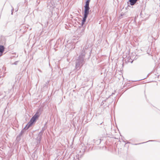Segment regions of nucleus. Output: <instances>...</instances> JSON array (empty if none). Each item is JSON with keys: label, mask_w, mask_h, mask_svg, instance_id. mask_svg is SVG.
Here are the masks:
<instances>
[{"label": "nucleus", "mask_w": 160, "mask_h": 160, "mask_svg": "<svg viewBox=\"0 0 160 160\" xmlns=\"http://www.w3.org/2000/svg\"><path fill=\"white\" fill-rule=\"evenodd\" d=\"M86 54L85 50L83 49L80 55L77 59L76 61L75 68L77 70H79L85 63Z\"/></svg>", "instance_id": "nucleus-1"}, {"label": "nucleus", "mask_w": 160, "mask_h": 160, "mask_svg": "<svg viewBox=\"0 0 160 160\" xmlns=\"http://www.w3.org/2000/svg\"><path fill=\"white\" fill-rule=\"evenodd\" d=\"M84 12L83 16L82 18V21L81 26L83 27L85 22H86L87 18L89 13L90 8L89 6H84Z\"/></svg>", "instance_id": "nucleus-2"}, {"label": "nucleus", "mask_w": 160, "mask_h": 160, "mask_svg": "<svg viewBox=\"0 0 160 160\" xmlns=\"http://www.w3.org/2000/svg\"><path fill=\"white\" fill-rule=\"evenodd\" d=\"M42 113L41 110L40 108H39L37 110V112L31 118L36 122L37 120Z\"/></svg>", "instance_id": "nucleus-3"}, {"label": "nucleus", "mask_w": 160, "mask_h": 160, "mask_svg": "<svg viewBox=\"0 0 160 160\" xmlns=\"http://www.w3.org/2000/svg\"><path fill=\"white\" fill-rule=\"evenodd\" d=\"M36 122V121L31 118L30 121L27 124L26 126L24 128L26 130Z\"/></svg>", "instance_id": "nucleus-4"}, {"label": "nucleus", "mask_w": 160, "mask_h": 160, "mask_svg": "<svg viewBox=\"0 0 160 160\" xmlns=\"http://www.w3.org/2000/svg\"><path fill=\"white\" fill-rule=\"evenodd\" d=\"M42 133L43 131L42 130L38 134V137L36 139L37 144H39L41 143V141L42 138Z\"/></svg>", "instance_id": "nucleus-5"}, {"label": "nucleus", "mask_w": 160, "mask_h": 160, "mask_svg": "<svg viewBox=\"0 0 160 160\" xmlns=\"http://www.w3.org/2000/svg\"><path fill=\"white\" fill-rule=\"evenodd\" d=\"M26 130L23 128L21 131L20 132L17 137V139L19 141L21 139V137L22 135L25 133Z\"/></svg>", "instance_id": "nucleus-6"}, {"label": "nucleus", "mask_w": 160, "mask_h": 160, "mask_svg": "<svg viewBox=\"0 0 160 160\" xmlns=\"http://www.w3.org/2000/svg\"><path fill=\"white\" fill-rule=\"evenodd\" d=\"M93 142L95 143L96 144L98 145L101 142V139H95L93 140Z\"/></svg>", "instance_id": "nucleus-7"}, {"label": "nucleus", "mask_w": 160, "mask_h": 160, "mask_svg": "<svg viewBox=\"0 0 160 160\" xmlns=\"http://www.w3.org/2000/svg\"><path fill=\"white\" fill-rule=\"evenodd\" d=\"M5 50V47L4 46L2 45H0V52L2 54L4 52Z\"/></svg>", "instance_id": "nucleus-8"}, {"label": "nucleus", "mask_w": 160, "mask_h": 160, "mask_svg": "<svg viewBox=\"0 0 160 160\" xmlns=\"http://www.w3.org/2000/svg\"><path fill=\"white\" fill-rule=\"evenodd\" d=\"M129 2H130V5L132 6L136 2L137 0H129Z\"/></svg>", "instance_id": "nucleus-9"}, {"label": "nucleus", "mask_w": 160, "mask_h": 160, "mask_svg": "<svg viewBox=\"0 0 160 160\" xmlns=\"http://www.w3.org/2000/svg\"><path fill=\"white\" fill-rule=\"evenodd\" d=\"M91 0H87L85 2V6H89V3Z\"/></svg>", "instance_id": "nucleus-10"}, {"label": "nucleus", "mask_w": 160, "mask_h": 160, "mask_svg": "<svg viewBox=\"0 0 160 160\" xmlns=\"http://www.w3.org/2000/svg\"><path fill=\"white\" fill-rule=\"evenodd\" d=\"M158 142V141L157 140H150L146 142H142V143H146L148 142ZM141 144V143H139V144H136L135 145H137L139 144Z\"/></svg>", "instance_id": "nucleus-11"}, {"label": "nucleus", "mask_w": 160, "mask_h": 160, "mask_svg": "<svg viewBox=\"0 0 160 160\" xmlns=\"http://www.w3.org/2000/svg\"><path fill=\"white\" fill-rule=\"evenodd\" d=\"M18 61H16L15 62H14V63H12V65H16L18 64Z\"/></svg>", "instance_id": "nucleus-12"}, {"label": "nucleus", "mask_w": 160, "mask_h": 160, "mask_svg": "<svg viewBox=\"0 0 160 160\" xmlns=\"http://www.w3.org/2000/svg\"><path fill=\"white\" fill-rule=\"evenodd\" d=\"M13 11H14V8L13 7H12V9L11 10V14L12 15L13 14Z\"/></svg>", "instance_id": "nucleus-13"}, {"label": "nucleus", "mask_w": 160, "mask_h": 160, "mask_svg": "<svg viewBox=\"0 0 160 160\" xmlns=\"http://www.w3.org/2000/svg\"><path fill=\"white\" fill-rule=\"evenodd\" d=\"M48 83H49V81H47L46 82V83H45V86H47V85H48Z\"/></svg>", "instance_id": "nucleus-14"}, {"label": "nucleus", "mask_w": 160, "mask_h": 160, "mask_svg": "<svg viewBox=\"0 0 160 160\" xmlns=\"http://www.w3.org/2000/svg\"><path fill=\"white\" fill-rule=\"evenodd\" d=\"M86 148V147H84L83 149V150H82V151L83 152H84L85 151V150Z\"/></svg>", "instance_id": "nucleus-15"}, {"label": "nucleus", "mask_w": 160, "mask_h": 160, "mask_svg": "<svg viewBox=\"0 0 160 160\" xmlns=\"http://www.w3.org/2000/svg\"><path fill=\"white\" fill-rule=\"evenodd\" d=\"M16 82V81H15V82H14V84L13 85V86H12V88H14V87L15 85V83Z\"/></svg>", "instance_id": "nucleus-16"}, {"label": "nucleus", "mask_w": 160, "mask_h": 160, "mask_svg": "<svg viewBox=\"0 0 160 160\" xmlns=\"http://www.w3.org/2000/svg\"><path fill=\"white\" fill-rule=\"evenodd\" d=\"M103 101H102V102H101V105H102L103 104H104Z\"/></svg>", "instance_id": "nucleus-17"}, {"label": "nucleus", "mask_w": 160, "mask_h": 160, "mask_svg": "<svg viewBox=\"0 0 160 160\" xmlns=\"http://www.w3.org/2000/svg\"><path fill=\"white\" fill-rule=\"evenodd\" d=\"M38 70L40 72H42V71L40 69H38Z\"/></svg>", "instance_id": "nucleus-18"}, {"label": "nucleus", "mask_w": 160, "mask_h": 160, "mask_svg": "<svg viewBox=\"0 0 160 160\" xmlns=\"http://www.w3.org/2000/svg\"><path fill=\"white\" fill-rule=\"evenodd\" d=\"M84 28H83L82 30V32H84Z\"/></svg>", "instance_id": "nucleus-19"}, {"label": "nucleus", "mask_w": 160, "mask_h": 160, "mask_svg": "<svg viewBox=\"0 0 160 160\" xmlns=\"http://www.w3.org/2000/svg\"><path fill=\"white\" fill-rule=\"evenodd\" d=\"M2 54L0 52V57L1 56H2Z\"/></svg>", "instance_id": "nucleus-20"}, {"label": "nucleus", "mask_w": 160, "mask_h": 160, "mask_svg": "<svg viewBox=\"0 0 160 160\" xmlns=\"http://www.w3.org/2000/svg\"><path fill=\"white\" fill-rule=\"evenodd\" d=\"M130 58L132 60V59H133V57H132V58H131V57Z\"/></svg>", "instance_id": "nucleus-21"}, {"label": "nucleus", "mask_w": 160, "mask_h": 160, "mask_svg": "<svg viewBox=\"0 0 160 160\" xmlns=\"http://www.w3.org/2000/svg\"><path fill=\"white\" fill-rule=\"evenodd\" d=\"M114 94V93H112V95H113V94Z\"/></svg>", "instance_id": "nucleus-22"}, {"label": "nucleus", "mask_w": 160, "mask_h": 160, "mask_svg": "<svg viewBox=\"0 0 160 160\" xmlns=\"http://www.w3.org/2000/svg\"><path fill=\"white\" fill-rule=\"evenodd\" d=\"M157 77H158H158L159 76V75H156Z\"/></svg>", "instance_id": "nucleus-23"}, {"label": "nucleus", "mask_w": 160, "mask_h": 160, "mask_svg": "<svg viewBox=\"0 0 160 160\" xmlns=\"http://www.w3.org/2000/svg\"><path fill=\"white\" fill-rule=\"evenodd\" d=\"M132 62H133V61H132L131 62V63H132Z\"/></svg>", "instance_id": "nucleus-24"}, {"label": "nucleus", "mask_w": 160, "mask_h": 160, "mask_svg": "<svg viewBox=\"0 0 160 160\" xmlns=\"http://www.w3.org/2000/svg\"><path fill=\"white\" fill-rule=\"evenodd\" d=\"M103 122H102L100 124V125H102V123Z\"/></svg>", "instance_id": "nucleus-25"}, {"label": "nucleus", "mask_w": 160, "mask_h": 160, "mask_svg": "<svg viewBox=\"0 0 160 160\" xmlns=\"http://www.w3.org/2000/svg\"><path fill=\"white\" fill-rule=\"evenodd\" d=\"M149 74H148V75H147V77H148L149 76Z\"/></svg>", "instance_id": "nucleus-26"}, {"label": "nucleus", "mask_w": 160, "mask_h": 160, "mask_svg": "<svg viewBox=\"0 0 160 160\" xmlns=\"http://www.w3.org/2000/svg\"><path fill=\"white\" fill-rule=\"evenodd\" d=\"M147 77H146L145 78H143V79H144L146 78Z\"/></svg>", "instance_id": "nucleus-27"}, {"label": "nucleus", "mask_w": 160, "mask_h": 160, "mask_svg": "<svg viewBox=\"0 0 160 160\" xmlns=\"http://www.w3.org/2000/svg\"><path fill=\"white\" fill-rule=\"evenodd\" d=\"M147 77H146L145 78H143V79H144L146 78Z\"/></svg>", "instance_id": "nucleus-28"}, {"label": "nucleus", "mask_w": 160, "mask_h": 160, "mask_svg": "<svg viewBox=\"0 0 160 160\" xmlns=\"http://www.w3.org/2000/svg\"><path fill=\"white\" fill-rule=\"evenodd\" d=\"M147 77H146L145 78H143V79H144L146 78Z\"/></svg>", "instance_id": "nucleus-29"}, {"label": "nucleus", "mask_w": 160, "mask_h": 160, "mask_svg": "<svg viewBox=\"0 0 160 160\" xmlns=\"http://www.w3.org/2000/svg\"><path fill=\"white\" fill-rule=\"evenodd\" d=\"M147 77H146L145 78H143V79H144L146 78Z\"/></svg>", "instance_id": "nucleus-30"}, {"label": "nucleus", "mask_w": 160, "mask_h": 160, "mask_svg": "<svg viewBox=\"0 0 160 160\" xmlns=\"http://www.w3.org/2000/svg\"><path fill=\"white\" fill-rule=\"evenodd\" d=\"M129 143V142H128L127 143H126V144H127V143Z\"/></svg>", "instance_id": "nucleus-31"}, {"label": "nucleus", "mask_w": 160, "mask_h": 160, "mask_svg": "<svg viewBox=\"0 0 160 160\" xmlns=\"http://www.w3.org/2000/svg\"><path fill=\"white\" fill-rule=\"evenodd\" d=\"M139 0H137V1H139Z\"/></svg>", "instance_id": "nucleus-32"}, {"label": "nucleus", "mask_w": 160, "mask_h": 160, "mask_svg": "<svg viewBox=\"0 0 160 160\" xmlns=\"http://www.w3.org/2000/svg\"><path fill=\"white\" fill-rule=\"evenodd\" d=\"M127 3H128H128H129L128 2H127Z\"/></svg>", "instance_id": "nucleus-33"}]
</instances>
